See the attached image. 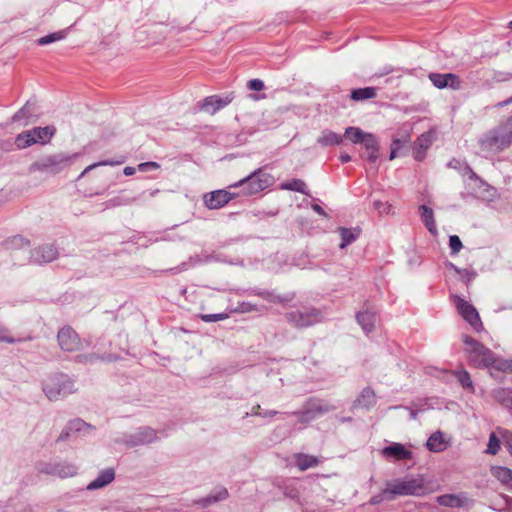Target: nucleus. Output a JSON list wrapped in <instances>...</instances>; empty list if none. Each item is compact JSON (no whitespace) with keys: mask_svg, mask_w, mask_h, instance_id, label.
Wrapping results in <instances>:
<instances>
[{"mask_svg":"<svg viewBox=\"0 0 512 512\" xmlns=\"http://www.w3.org/2000/svg\"><path fill=\"white\" fill-rule=\"evenodd\" d=\"M478 144L487 156L496 155L512 144V116L509 119L483 134Z\"/></svg>","mask_w":512,"mask_h":512,"instance_id":"f257e3e1","label":"nucleus"},{"mask_svg":"<svg viewBox=\"0 0 512 512\" xmlns=\"http://www.w3.org/2000/svg\"><path fill=\"white\" fill-rule=\"evenodd\" d=\"M78 156V153L67 154L63 152L44 155L31 163L28 171L30 173L40 172L56 175L70 167Z\"/></svg>","mask_w":512,"mask_h":512,"instance_id":"f03ea898","label":"nucleus"},{"mask_svg":"<svg viewBox=\"0 0 512 512\" xmlns=\"http://www.w3.org/2000/svg\"><path fill=\"white\" fill-rule=\"evenodd\" d=\"M424 489L421 479L406 477L388 483L379 496L372 498V502L378 503L382 500H392L396 496L420 495L424 492Z\"/></svg>","mask_w":512,"mask_h":512,"instance_id":"7ed1b4c3","label":"nucleus"},{"mask_svg":"<svg viewBox=\"0 0 512 512\" xmlns=\"http://www.w3.org/2000/svg\"><path fill=\"white\" fill-rule=\"evenodd\" d=\"M42 390L50 401H57L76 392L77 388L68 375L54 373L43 379Z\"/></svg>","mask_w":512,"mask_h":512,"instance_id":"20e7f679","label":"nucleus"},{"mask_svg":"<svg viewBox=\"0 0 512 512\" xmlns=\"http://www.w3.org/2000/svg\"><path fill=\"white\" fill-rule=\"evenodd\" d=\"M273 183V176L260 168L238 182L230 185L229 188H241V193L243 195L251 196L265 190Z\"/></svg>","mask_w":512,"mask_h":512,"instance_id":"39448f33","label":"nucleus"},{"mask_svg":"<svg viewBox=\"0 0 512 512\" xmlns=\"http://www.w3.org/2000/svg\"><path fill=\"white\" fill-rule=\"evenodd\" d=\"M465 352L469 361L476 367H489L494 364V353L470 336H464Z\"/></svg>","mask_w":512,"mask_h":512,"instance_id":"423d86ee","label":"nucleus"},{"mask_svg":"<svg viewBox=\"0 0 512 512\" xmlns=\"http://www.w3.org/2000/svg\"><path fill=\"white\" fill-rule=\"evenodd\" d=\"M288 323L295 328H307L323 320V314L316 308H304L286 313Z\"/></svg>","mask_w":512,"mask_h":512,"instance_id":"0eeeda50","label":"nucleus"},{"mask_svg":"<svg viewBox=\"0 0 512 512\" xmlns=\"http://www.w3.org/2000/svg\"><path fill=\"white\" fill-rule=\"evenodd\" d=\"M159 439L157 431L151 427H140L135 432L124 436L123 443L129 447L148 445Z\"/></svg>","mask_w":512,"mask_h":512,"instance_id":"6e6552de","label":"nucleus"},{"mask_svg":"<svg viewBox=\"0 0 512 512\" xmlns=\"http://www.w3.org/2000/svg\"><path fill=\"white\" fill-rule=\"evenodd\" d=\"M454 304L459 314L477 331L482 328L480 316L475 307L458 295L454 296Z\"/></svg>","mask_w":512,"mask_h":512,"instance_id":"1a4fd4ad","label":"nucleus"},{"mask_svg":"<svg viewBox=\"0 0 512 512\" xmlns=\"http://www.w3.org/2000/svg\"><path fill=\"white\" fill-rule=\"evenodd\" d=\"M58 344L60 348L67 352H74L83 348V344L78 334L70 326H65L58 331Z\"/></svg>","mask_w":512,"mask_h":512,"instance_id":"9d476101","label":"nucleus"},{"mask_svg":"<svg viewBox=\"0 0 512 512\" xmlns=\"http://www.w3.org/2000/svg\"><path fill=\"white\" fill-rule=\"evenodd\" d=\"M233 99L234 92H229L225 95H212L204 98L199 104V107L200 110L213 115L217 111L229 105Z\"/></svg>","mask_w":512,"mask_h":512,"instance_id":"9b49d317","label":"nucleus"},{"mask_svg":"<svg viewBox=\"0 0 512 512\" xmlns=\"http://www.w3.org/2000/svg\"><path fill=\"white\" fill-rule=\"evenodd\" d=\"M58 255L59 252L53 244H43L31 251L30 262L42 265L56 260Z\"/></svg>","mask_w":512,"mask_h":512,"instance_id":"f8f14e48","label":"nucleus"},{"mask_svg":"<svg viewBox=\"0 0 512 512\" xmlns=\"http://www.w3.org/2000/svg\"><path fill=\"white\" fill-rule=\"evenodd\" d=\"M237 195L227 190H215L204 194L203 202L208 209H220L228 204Z\"/></svg>","mask_w":512,"mask_h":512,"instance_id":"ddd939ff","label":"nucleus"},{"mask_svg":"<svg viewBox=\"0 0 512 512\" xmlns=\"http://www.w3.org/2000/svg\"><path fill=\"white\" fill-rule=\"evenodd\" d=\"M437 502L444 507L470 509L472 508L473 500L466 493H459L438 496Z\"/></svg>","mask_w":512,"mask_h":512,"instance_id":"4468645a","label":"nucleus"},{"mask_svg":"<svg viewBox=\"0 0 512 512\" xmlns=\"http://www.w3.org/2000/svg\"><path fill=\"white\" fill-rule=\"evenodd\" d=\"M429 79L433 85L439 89L450 87L454 90H458L461 87V81L459 77L453 73H430Z\"/></svg>","mask_w":512,"mask_h":512,"instance_id":"2eb2a0df","label":"nucleus"},{"mask_svg":"<svg viewBox=\"0 0 512 512\" xmlns=\"http://www.w3.org/2000/svg\"><path fill=\"white\" fill-rule=\"evenodd\" d=\"M228 491L225 487H216L208 496L195 501L197 509H205L211 504L227 499Z\"/></svg>","mask_w":512,"mask_h":512,"instance_id":"dca6fc26","label":"nucleus"},{"mask_svg":"<svg viewBox=\"0 0 512 512\" xmlns=\"http://www.w3.org/2000/svg\"><path fill=\"white\" fill-rule=\"evenodd\" d=\"M115 479V471L113 468L101 470L97 477L92 480L86 487L87 490H97L106 487Z\"/></svg>","mask_w":512,"mask_h":512,"instance_id":"f3484780","label":"nucleus"},{"mask_svg":"<svg viewBox=\"0 0 512 512\" xmlns=\"http://www.w3.org/2000/svg\"><path fill=\"white\" fill-rule=\"evenodd\" d=\"M386 458L393 457L396 460H409L412 458V452L400 443H393L382 450Z\"/></svg>","mask_w":512,"mask_h":512,"instance_id":"a211bd4d","label":"nucleus"},{"mask_svg":"<svg viewBox=\"0 0 512 512\" xmlns=\"http://www.w3.org/2000/svg\"><path fill=\"white\" fill-rule=\"evenodd\" d=\"M426 446L429 451L439 453L447 449L449 446V440L445 438V435L441 431H436L428 438Z\"/></svg>","mask_w":512,"mask_h":512,"instance_id":"6ab92c4d","label":"nucleus"},{"mask_svg":"<svg viewBox=\"0 0 512 512\" xmlns=\"http://www.w3.org/2000/svg\"><path fill=\"white\" fill-rule=\"evenodd\" d=\"M35 106V102L27 101L26 104L12 116V122H23L27 124L28 121L35 116Z\"/></svg>","mask_w":512,"mask_h":512,"instance_id":"aec40b11","label":"nucleus"},{"mask_svg":"<svg viewBox=\"0 0 512 512\" xmlns=\"http://www.w3.org/2000/svg\"><path fill=\"white\" fill-rule=\"evenodd\" d=\"M431 146V138L427 134H422L415 142L413 152L414 159L422 161L425 158L426 150Z\"/></svg>","mask_w":512,"mask_h":512,"instance_id":"412c9836","label":"nucleus"},{"mask_svg":"<svg viewBox=\"0 0 512 512\" xmlns=\"http://www.w3.org/2000/svg\"><path fill=\"white\" fill-rule=\"evenodd\" d=\"M294 460L296 463V466L301 471H305L309 468L316 467L320 460L316 456L304 454V453H297L294 455Z\"/></svg>","mask_w":512,"mask_h":512,"instance_id":"4be33fe9","label":"nucleus"},{"mask_svg":"<svg viewBox=\"0 0 512 512\" xmlns=\"http://www.w3.org/2000/svg\"><path fill=\"white\" fill-rule=\"evenodd\" d=\"M419 210L421 212V220L424 223V225L427 228V230L432 235H436L437 234V227H436V223H435V219H434L433 210L430 207L426 206V205H421L419 207Z\"/></svg>","mask_w":512,"mask_h":512,"instance_id":"5701e85b","label":"nucleus"},{"mask_svg":"<svg viewBox=\"0 0 512 512\" xmlns=\"http://www.w3.org/2000/svg\"><path fill=\"white\" fill-rule=\"evenodd\" d=\"M356 320L365 333L373 331L376 316L370 311H362L356 315Z\"/></svg>","mask_w":512,"mask_h":512,"instance_id":"b1692460","label":"nucleus"},{"mask_svg":"<svg viewBox=\"0 0 512 512\" xmlns=\"http://www.w3.org/2000/svg\"><path fill=\"white\" fill-rule=\"evenodd\" d=\"M367 139L364 142V147L368 152L367 160L375 164L379 157V144L376 137L373 134L366 136Z\"/></svg>","mask_w":512,"mask_h":512,"instance_id":"393cba45","label":"nucleus"},{"mask_svg":"<svg viewBox=\"0 0 512 512\" xmlns=\"http://www.w3.org/2000/svg\"><path fill=\"white\" fill-rule=\"evenodd\" d=\"M78 467L69 462H55V476L59 478H69L77 474Z\"/></svg>","mask_w":512,"mask_h":512,"instance_id":"a878e982","label":"nucleus"},{"mask_svg":"<svg viewBox=\"0 0 512 512\" xmlns=\"http://www.w3.org/2000/svg\"><path fill=\"white\" fill-rule=\"evenodd\" d=\"M31 133L36 143L45 144L47 143L55 133V128L52 126L46 127H35L31 129Z\"/></svg>","mask_w":512,"mask_h":512,"instance_id":"bb28decb","label":"nucleus"},{"mask_svg":"<svg viewBox=\"0 0 512 512\" xmlns=\"http://www.w3.org/2000/svg\"><path fill=\"white\" fill-rule=\"evenodd\" d=\"M355 403L366 409L373 407L376 404V395L374 390L370 387L364 388Z\"/></svg>","mask_w":512,"mask_h":512,"instance_id":"cd10ccee","label":"nucleus"},{"mask_svg":"<svg viewBox=\"0 0 512 512\" xmlns=\"http://www.w3.org/2000/svg\"><path fill=\"white\" fill-rule=\"evenodd\" d=\"M317 142L322 146H334L342 142V137L333 131L323 130Z\"/></svg>","mask_w":512,"mask_h":512,"instance_id":"c85d7f7f","label":"nucleus"},{"mask_svg":"<svg viewBox=\"0 0 512 512\" xmlns=\"http://www.w3.org/2000/svg\"><path fill=\"white\" fill-rule=\"evenodd\" d=\"M371 133H366L362 131L358 127H348L345 129V137L349 139L352 143L357 144L361 143L364 144L365 140L367 139L366 136L370 135Z\"/></svg>","mask_w":512,"mask_h":512,"instance_id":"c756f323","label":"nucleus"},{"mask_svg":"<svg viewBox=\"0 0 512 512\" xmlns=\"http://www.w3.org/2000/svg\"><path fill=\"white\" fill-rule=\"evenodd\" d=\"M339 233L342 240L339 247L344 249L358 238L360 230H351L345 227H341L339 228Z\"/></svg>","mask_w":512,"mask_h":512,"instance_id":"7c9ffc66","label":"nucleus"},{"mask_svg":"<svg viewBox=\"0 0 512 512\" xmlns=\"http://www.w3.org/2000/svg\"><path fill=\"white\" fill-rule=\"evenodd\" d=\"M377 95L376 88L374 87H365L358 88L351 92L350 98L354 101H363L367 99L375 98Z\"/></svg>","mask_w":512,"mask_h":512,"instance_id":"2f4dec72","label":"nucleus"},{"mask_svg":"<svg viewBox=\"0 0 512 512\" xmlns=\"http://www.w3.org/2000/svg\"><path fill=\"white\" fill-rule=\"evenodd\" d=\"M283 190L296 191L304 195H309L306 183L301 179H292L289 182H284L280 185Z\"/></svg>","mask_w":512,"mask_h":512,"instance_id":"473e14b6","label":"nucleus"},{"mask_svg":"<svg viewBox=\"0 0 512 512\" xmlns=\"http://www.w3.org/2000/svg\"><path fill=\"white\" fill-rule=\"evenodd\" d=\"M68 429H70L73 433L82 432L84 434H89L94 430V427L84 420L80 418H75L70 420L68 423Z\"/></svg>","mask_w":512,"mask_h":512,"instance_id":"72a5a7b5","label":"nucleus"},{"mask_svg":"<svg viewBox=\"0 0 512 512\" xmlns=\"http://www.w3.org/2000/svg\"><path fill=\"white\" fill-rule=\"evenodd\" d=\"M33 144H35V139L33 138L31 130L22 132L15 138V145L19 149H25Z\"/></svg>","mask_w":512,"mask_h":512,"instance_id":"f704fd0d","label":"nucleus"},{"mask_svg":"<svg viewBox=\"0 0 512 512\" xmlns=\"http://www.w3.org/2000/svg\"><path fill=\"white\" fill-rule=\"evenodd\" d=\"M495 399L502 405L512 408V391L508 389H498L494 392Z\"/></svg>","mask_w":512,"mask_h":512,"instance_id":"c9c22d12","label":"nucleus"},{"mask_svg":"<svg viewBox=\"0 0 512 512\" xmlns=\"http://www.w3.org/2000/svg\"><path fill=\"white\" fill-rule=\"evenodd\" d=\"M65 37H66V31H64V30L57 31V32H53L51 34H48L46 36H43V37L39 38L37 40V43L40 46H44V45H48L50 43L62 40Z\"/></svg>","mask_w":512,"mask_h":512,"instance_id":"e433bc0d","label":"nucleus"},{"mask_svg":"<svg viewBox=\"0 0 512 512\" xmlns=\"http://www.w3.org/2000/svg\"><path fill=\"white\" fill-rule=\"evenodd\" d=\"M309 407L313 411L314 418H316L319 415L325 414V413L335 409V407L332 406V405L323 404V403H320V402H312V403L309 404Z\"/></svg>","mask_w":512,"mask_h":512,"instance_id":"4c0bfd02","label":"nucleus"},{"mask_svg":"<svg viewBox=\"0 0 512 512\" xmlns=\"http://www.w3.org/2000/svg\"><path fill=\"white\" fill-rule=\"evenodd\" d=\"M38 473L55 476V462L39 461L36 463Z\"/></svg>","mask_w":512,"mask_h":512,"instance_id":"58836bf2","label":"nucleus"},{"mask_svg":"<svg viewBox=\"0 0 512 512\" xmlns=\"http://www.w3.org/2000/svg\"><path fill=\"white\" fill-rule=\"evenodd\" d=\"M455 376L463 388L473 390V383L470 374L466 370L455 372Z\"/></svg>","mask_w":512,"mask_h":512,"instance_id":"ea45409f","label":"nucleus"},{"mask_svg":"<svg viewBox=\"0 0 512 512\" xmlns=\"http://www.w3.org/2000/svg\"><path fill=\"white\" fill-rule=\"evenodd\" d=\"M500 449V441L495 435V433H491L489 436V441L486 449V453L491 455H496Z\"/></svg>","mask_w":512,"mask_h":512,"instance_id":"a19ab883","label":"nucleus"},{"mask_svg":"<svg viewBox=\"0 0 512 512\" xmlns=\"http://www.w3.org/2000/svg\"><path fill=\"white\" fill-rule=\"evenodd\" d=\"M124 159L121 158L119 160H103V161H100V162H96V163H93L89 166H87L84 170L86 171V173H88L89 171L97 168V167H100V166H116V165H120L122 163H124Z\"/></svg>","mask_w":512,"mask_h":512,"instance_id":"79ce46f5","label":"nucleus"},{"mask_svg":"<svg viewBox=\"0 0 512 512\" xmlns=\"http://www.w3.org/2000/svg\"><path fill=\"white\" fill-rule=\"evenodd\" d=\"M8 245L11 248L21 249V248L29 246V240H27L26 238H24L21 235H17V236L12 237L8 241Z\"/></svg>","mask_w":512,"mask_h":512,"instance_id":"37998d69","label":"nucleus"},{"mask_svg":"<svg viewBox=\"0 0 512 512\" xmlns=\"http://www.w3.org/2000/svg\"><path fill=\"white\" fill-rule=\"evenodd\" d=\"M293 414L295 416H297L299 422H302V423H308L315 419L313 411L310 409V407H308L307 409H305L303 411L294 412Z\"/></svg>","mask_w":512,"mask_h":512,"instance_id":"c03bdc74","label":"nucleus"},{"mask_svg":"<svg viewBox=\"0 0 512 512\" xmlns=\"http://www.w3.org/2000/svg\"><path fill=\"white\" fill-rule=\"evenodd\" d=\"M21 339H15L11 334L8 328L0 324V342H5L8 344L20 342Z\"/></svg>","mask_w":512,"mask_h":512,"instance_id":"a18cd8bd","label":"nucleus"},{"mask_svg":"<svg viewBox=\"0 0 512 512\" xmlns=\"http://www.w3.org/2000/svg\"><path fill=\"white\" fill-rule=\"evenodd\" d=\"M449 247L451 249L452 255H456L460 252L463 245L460 238L457 235H452L449 237Z\"/></svg>","mask_w":512,"mask_h":512,"instance_id":"49530a36","label":"nucleus"},{"mask_svg":"<svg viewBox=\"0 0 512 512\" xmlns=\"http://www.w3.org/2000/svg\"><path fill=\"white\" fill-rule=\"evenodd\" d=\"M133 201H134V199H130V198L114 197L106 202V207L114 208V207H118L121 205H128V204L132 203Z\"/></svg>","mask_w":512,"mask_h":512,"instance_id":"de8ad7c7","label":"nucleus"},{"mask_svg":"<svg viewBox=\"0 0 512 512\" xmlns=\"http://www.w3.org/2000/svg\"><path fill=\"white\" fill-rule=\"evenodd\" d=\"M496 476L500 481L509 484L512 477V470L506 467H499L496 471Z\"/></svg>","mask_w":512,"mask_h":512,"instance_id":"09e8293b","label":"nucleus"},{"mask_svg":"<svg viewBox=\"0 0 512 512\" xmlns=\"http://www.w3.org/2000/svg\"><path fill=\"white\" fill-rule=\"evenodd\" d=\"M200 318L204 322H217V321H221V320L228 318V314H226V313L202 314V315H200Z\"/></svg>","mask_w":512,"mask_h":512,"instance_id":"8fccbe9b","label":"nucleus"},{"mask_svg":"<svg viewBox=\"0 0 512 512\" xmlns=\"http://www.w3.org/2000/svg\"><path fill=\"white\" fill-rule=\"evenodd\" d=\"M374 208L379 212V214H388L391 206L387 202L382 201H374Z\"/></svg>","mask_w":512,"mask_h":512,"instance_id":"3c124183","label":"nucleus"},{"mask_svg":"<svg viewBox=\"0 0 512 512\" xmlns=\"http://www.w3.org/2000/svg\"><path fill=\"white\" fill-rule=\"evenodd\" d=\"M247 87L252 91H261L264 89V82L260 79H252L248 81Z\"/></svg>","mask_w":512,"mask_h":512,"instance_id":"603ef678","label":"nucleus"},{"mask_svg":"<svg viewBox=\"0 0 512 512\" xmlns=\"http://www.w3.org/2000/svg\"><path fill=\"white\" fill-rule=\"evenodd\" d=\"M448 267L450 269H452L453 271H455L457 274H470L471 278H475L477 275L475 271L461 269V268L457 267L456 265H454L453 263H448Z\"/></svg>","mask_w":512,"mask_h":512,"instance_id":"864d4df0","label":"nucleus"},{"mask_svg":"<svg viewBox=\"0 0 512 512\" xmlns=\"http://www.w3.org/2000/svg\"><path fill=\"white\" fill-rule=\"evenodd\" d=\"M448 267L450 269H452L453 271H455L457 274H470L471 278H475L477 275L475 271L461 269V268L457 267L456 265H454L453 263H448Z\"/></svg>","mask_w":512,"mask_h":512,"instance_id":"5fc2aeb1","label":"nucleus"},{"mask_svg":"<svg viewBox=\"0 0 512 512\" xmlns=\"http://www.w3.org/2000/svg\"><path fill=\"white\" fill-rule=\"evenodd\" d=\"M13 149V143L10 140L0 139V157Z\"/></svg>","mask_w":512,"mask_h":512,"instance_id":"6e6d98bb","label":"nucleus"},{"mask_svg":"<svg viewBox=\"0 0 512 512\" xmlns=\"http://www.w3.org/2000/svg\"><path fill=\"white\" fill-rule=\"evenodd\" d=\"M256 310V306L249 303V302H241L239 303V307L237 309V311L239 312H242V313H245V312H251V311H254Z\"/></svg>","mask_w":512,"mask_h":512,"instance_id":"4d7b16f0","label":"nucleus"},{"mask_svg":"<svg viewBox=\"0 0 512 512\" xmlns=\"http://www.w3.org/2000/svg\"><path fill=\"white\" fill-rule=\"evenodd\" d=\"M72 433L73 432L70 429H68V424H66V426L62 429L61 433L59 434L57 442L67 441Z\"/></svg>","mask_w":512,"mask_h":512,"instance_id":"13d9d810","label":"nucleus"},{"mask_svg":"<svg viewBox=\"0 0 512 512\" xmlns=\"http://www.w3.org/2000/svg\"><path fill=\"white\" fill-rule=\"evenodd\" d=\"M160 166L156 162H144L138 165L140 171H147L149 169H158Z\"/></svg>","mask_w":512,"mask_h":512,"instance_id":"bf43d9fd","label":"nucleus"},{"mask_svg":"<svg viewBox=\"0 0 512 512\" xmlns=\"http://www.w3.org/2000/svg\"><path fill=\"white\" fill-rule=\"evenodd\" d=\"M77 361L80 363L92 362L94 359H98V356L95 354L90 355H78L76 357Z\"/></svg>","mask_w":512,"mask_h":512,"instance_id":"052dcab7","label":"nucleus"},{"mask_svg":"<svg viewBox=\"0 0 512 512\" xmlns=\"http://www.w3.org/2000/svg\"><path fill=\"white\" fill-rule=\"evenodd\" d=\"M249 415H251V416H262L260 405H256L255 407H253L251 413H246L245 416L247 417Z\"/></svg>","mask_w":512,"mask_h":512,"instance_id":"680f3d73","label":"nucleus"},{"mask_svg":"<svg viewBox=\"0 0 512 512\" xmlns=\"http://www.w3.org/2000/svg\"><path fill=\"white\" fill-rule=\"evenodd\" d=\"M505 443L508 450L512 453V432H509L505 436Z\"/></svg>","mask_w":512,"mask_h":512,"instance_id":"e2e57ef3","label":"nucleus"},{"mask_svg":"<svg viewBox=\"0 0 512 512\" xmlns=\"http://www.w3.org/2000/svg\"><path fill=\"white\" fill-rule=\"evenodd\" d=\"M311 207H312V209H313L317 214H319V215H321V216H325V217L327 216L326 212L324 211V209H323L320 205H318V204H312V206H311Z\"/></svg>","mask_w":512,"mask_h":512,"instance_id":"0e129e2a","label":"nucleus"},{"mask_svg":"<svg viewBox=\"0 0 512 512\" xmlns=\"http://www.w3.org/2000/svg\"><path fill=\"white\" fill-rule=\"evenodd\" d=\"M512 103V96L510 98H508L507 100H504V101H501V102H498L497 104H495V108H500V107H504L506 105H509Z\"/></svg>","mask_w":512,"mask_h":512,"instance_id":"69168bd1","label":"nucleus"},{"mask_svg":"<svg viewBox=\"0 0 512 512\" xmlns=\"http://www.w3.org/2000/svg\"><path fill=\"white\" fill-rule=\"evenodd\" d=\"M135 172H136V169L134 167H131V166H127L123 170V173L126 176H131V175L135 174Z\"/></svg>","mask_w":512,"mask_h":512,"instance_id":"338daca9","label":"nucleus"},{"mask_svg":"<svg viewBox=\"0 0 512 512\" xmlns=\"http://www.w3.org/2000/svg\"><path fill=\"white\" fill-rule=\"evenodd\" d=\"M402 146V142L400 139L395 138L391 144V148H395V150H399Z\"/></svg>","mask_w":512,"mask_h":512,"instance_id":"774afa93","label":"nucleus"}]
</instances>
